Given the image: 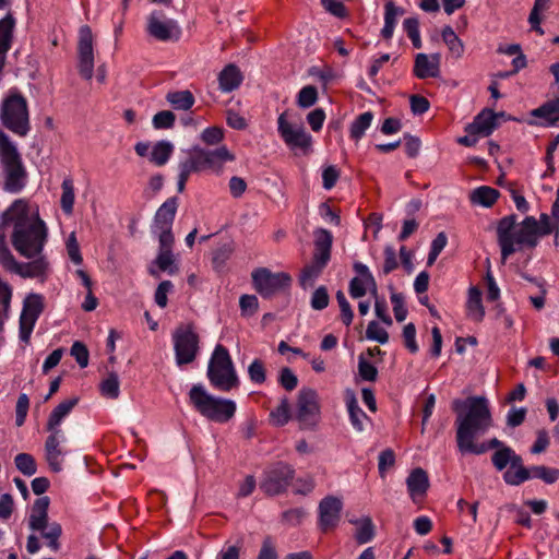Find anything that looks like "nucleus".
Returning a JSON list of instances; mask_svg holds the SVG:
<instances>
[{
	"mask_svg": "<svg viewBox=\"0 0 559 559\" xmlns=\"http://www.w3.org/2000/svg\"><path fill=\"white\" fill-rule=\"evenodd\" d=\"M206 376L211 385L223 392H229L240 385V379L231 356L222 344L215 346L210 357Z\"/></svg>",
	"mask_w": 559,
	"mask_h": 559,
	"instance_id": "423d86ee",
	"label": "nucleus"
},
{
	"mask_svg": "<svg viewBox=\"0 0 559 559\" xmlns=\"http://www.w3.org/2000/svg\"><path fill=\"white\" fill-rule=\"evenodd\" d=\"M235 250V243L233 240L228 239L222 243H219L212 253V264L213 267L221 272L224 270L226 262L230 259L233 252Z\"/></svg>",
	"mask_w": 559,
	"mask_h": 559,
	"instance_id": "f704fd0d",
	"label": "nucleus"
},
{
	"mask_svg": "<svg viewBox=\"0 0 559 559\" xmlns=\"http://www.w3.org/2000/svg\"><path fill=\"white\" fill-rule=\"evenodd\" d=\"M189 399L197 412L215 423H227L236 413L234 401L207 393L202 384H194L190 389Z\"/></svg>",
	"mask_w": 559,
	"mask_h": 559,
	"instance_id": "0eeeda50",
	"label": "nucleus"
},
{
	"mask_svg": "<svg viewBox=\"0 0 559 559\" xmlns=\"http://www.w3.org/2000/svg\"><path fill=\"white\" fill-rule=\"evenodd\" d=\"M62 193L60 199V206L64 214L71 215L75 200L73 180L64 178L61 185Z\"/></svg>",
	"mask_w": 559,
	"mask_h": 559,
	"instance_id": "a19ab883",
	"label": "nucleus"
},
{
	"mask_svg": "<svg viewBox=\"0 0 559 559\" xmlns=\"http://www.w3.org/2000/svg\"><path fill=\"white\" fill-rule=\"evenodd\" d=\"M173 288L174 285L170 281H163L158 284L154 295V300L158 307L165 308L167 306V294L171 292Z\"/></svg>",
	"mask_w": 559,
	"mask_h": 559,
	"instance_id": "774afa93",
	"label": "nucleus"
},
{
	"mask_svg": "<svg viewBox=\"0 0 559 559\" xmlns=\"http://www.w3.org/2000/svg\"><path fill=\"white\" fill-rule=\"evenodd\" d=\"M318 102V90L313 85L304 86L297 95V105L300 108H310Z\"/></svg>",
	"mask_w": 559,
	"mask_h": 559,
	"instance_id": "de8ad7c7",
	"label": "nucleus"
},
{
	"mask_svg": "<svg viewBox=\"0 0 559 559\" xmlns=\"http://www.w3.org/2000/svg\"><path fill=\"white\" fill-rule=\"evenodd\" d=\"M536 239L539 241V238L543 236H547L550 234H555L556 238L559 235V225H556V219L550 218L548 214H540L539 222L537 221V230H536Z\"/></svg>",
	"mask_w": 559,
	"mask_h": 559,
	"instance_id": "49530a36",
	"label": "nucleus"
},
{
	"mask_svg": "<svg viewBox=\"0 0 559 559\" xmlns=\"http://www.w3.org/2000/svg\"><path fill=\"white\" fill-rule=\"evenodd\" d=\"M255 290L269 298L290 286L292 277L285 272L272 273L266 267H259L251 274Z\"/></svg>",
	"mask_w": 559,
	"mask_h": 559,
	"instance_id": "2eb2a0df",
	"label": "nucleus"
},
{
	"mask_svg": "<svg viewBox=\"0 0 559 559\" xmlns=\"http://www.w3.org/2000/svg\"><path fill=\"white\" fill-rule=\"evenodd\" d=\"M154 263L163 272H168L169 274H175L177 272L173 251H158Z\"/></svg>",
	"mask_w": 559,
	"mask_h": 559,
	"instance_id": "8fccbe9b",
	"label": "nucleus"
},
{
	"mask_svg": "<svg viewBox=\"0 0 559 559\" xmlns=\"http://www.w3.org/2000/svg\"><path fill=\"white\" fill-rule=\"evenodd\" d=\"M391 302L396 321L403 322L407 317V309L404 306V296L401 293H392Z\"/></svg>",
	"mask_w": 559,
	"mask_h": 559,
	"instance_id": "338daca9",
	"label": "nucleus"
},
{
	"mask_svg": "<svg viewBox=\"0 0 559 559\" xmlns=\"http://www.w3.org/2000/svg\"><path fill=\"white\" fill-rule=\"evenodd\" d=\"M346 406L353 428L361 432L365 429V421L370 420L366 413L359 407L356 395L353 391H346Z\"/></svg>",
	"mask_w": 559,
	"mask_h": 559,
	"instance_id": "c756f323",
	"label": "nucleus"
},
{
	"mask_svg": "<svg viewBox=\"0 0 559 559\" xmlns=\"http://www.w3.org/2000/svg\"><path fill=\"white\" fill-rule=\"evenodd\" d=\"M383 254H384V263H383L382 272L384 275H388L389 273H391L392 271L397 269L399 262H397L396 252H395V249L393 246L386 245L384 247Z\"/></svg>",
	"mask_w": 559,
	"mask_h": 559,
	"instance_id": "69168bd1",
	"label": "nucleus"
},
{
	"mask_svg": "<svg viewBox=\"0 0 559 559\" xmlns=\"http://www.w3.org/2000/svg\"><path fill=\"white\" fill-rule=\"evenodd\" d=\"M452 409L456 413V447L462 454L480 455L491 449L500 451L509 447L497 438L488 442H475L492 427V416L486 397L456 399L452 402Z\"/></svg>",
	"mask_w": 559,
	"mask_h": 559,
	"instance_id": "f257e3e1",
	"label": "nucleus"
},
{
	"mask_svg": "<svg viewBox=\"0 0 559 559\" xmlns=\"http://www.w3.org/2000/svg\"><path fill=\"white\" fill-rule=\"evenodd\" d=\"M329 301L326 287L320 286L312 293L310 305L314 310H323L329 306Z\"/></svg>",
	"mask_w": 559,
	"mask_h": 559,
	"instance_id": "bf43d9fd",
	"label": "nucleus"
},
{
	"mask_svg": "<svg viewBox=\"0 0 559 559\" xmlns=\"http://www.w3.org/2000/svg\"><path fill=\"white\" fill-rule=\"evenodd\" d=\"M176 116L173 111L162 110L154 115L152 123L155 129H170L174 127Z\"/></svg>",
	"mask_w": 559,
	"mask_h": 559,
	"instance_id": "5fc2aeb1",
	"label": "nucleus"
},
{
	"mask_svg": "<svg viewBox=\"0 0 559 559\" xmlns=\"http://www.w3.org/2000/svg\"><path fill=\"white\" fill-rule=\"evenodd\" d=\"M314 253L311 263L307 264L299 276V284L302 288L312 287L331 258L333 236L324 228H318L313 233Z\"/></svg>",
	"mask_w": 559,
	"mask_h": 559,
	"instance_id": "6e6552de",
	"label": "nucleus"
},
{
	"mask_svg": "<svg viewBox=\"0 0 559 559\" xmlns=\"http://www.w3.org/2000/svg\"><path fill=\"white\" fill-rule=\"evenodd\" d=\"M440 53H417L414 62V74L418 79L438 78L440 74Z\"/></svg>",
	"mask_w": 559,
	"mask_h": 559,
	"instance_id": "5701e85b",
	"label": "nucleus"
},
{
	"mask_svg": "<svg viewBox=\"0 0 559 559\" xmlns=\"http://www.w3.org/2000/svg\"><path fill=\"white\" fill-rule=\"evenodd\" d=\"M120 383L117 373L110 372L106 379L100 382L99 389L103 396L116 400L120 394Z\"/></svg>",
	"mask_w": 559,
	"mask_h": 559,
	"instance_id": "37998d69",
	"label": "nucleus"
},
{
	"mask_svg": "<svg viewBox=\"0 0 559 559\" xmlns=\"http://www.w3.org/2000/svg\"><path fill=\"white\" fill-rule=\"evenodd\" d=\"M536 230L537 219L534 216H526L521 223L516 222L514 214L499 219L496 231L502 263H506L510 255L524 248H535L538 245Z\"/></svg>",
	"mask_w": 559,
	"mask_h": 559,
	"instance_id": "7ed1b4c3",
	"label": "nucleus"
},
{
	"mask_svg": "<svg viewBox=\"0 0 559 559\" xmlns=\"http://www.w3.org/2000/svg\"><path fill=\"white\" fill-rule=\"evenodd\" d=\"M0 162L3 168L2 189L13 194L21 192L26 186L27 173L16 146L2 130H0Z\"/></svg>",
	"mask_w": 559,
	"mask_h": 559,
	"instance_id": "39448f33",
	"label": "nucleus"
},
{
	"mask_svg": "<svg viewBox=\"0 0 559 559\" xmlns=\"http://www.w3.org/2000/svg\"><path fill=\"white\" fill-rule=\"evenodd\" d=\"M14 27L15 19L12 13H8L0 20V57H5L11 49Z\"/></svg>",
	"mask_w": 559,
	"mask_h": 559,
	"instance_id": "2f4dec72",
	"label": "nucleus"
},
{
	"mask_svg": "<svg viewBox=\"0 0 559 559\" xmlns=\"http://www.w3.org/2000/svg\"><path fill=\"white\" fill-rule=\"evenodd\" d=\"M166 100L175 110H189L195 102L193 94L188 90L168 92Z\"/></svg>",
	"mask_w": 559,
	"mask_h": 559,
	"instance_id": "c9c22d12",
	"label": "nucleus"
},
{
	"mask_svg": "<svg viewBox=\"0 0 559 559\" xmlns=\"http://www.w3.org/2000/svg\"><path fill=\"white\" fill-rule=\"evenodd\" d=\"M286 112L277 119V130L283 141L292 148H308L311 144V135L305 131L302 126L294 127L286 119Z\"/></svg>",
	"mask_w": 559,
	"mask_h": 559,
	"instance_id": "aec40b11",
	"label": "nucleus"
},
{
	"mask_svg": "<svg viewBox=\"0 0 559 559\" xmlns=\"http://www.w3.org/2000/svg\"><path fill=\"white\" fill-rule=\"evenodd\" d=\"M335 297L341 310V320L346 326H349L354 319V311L350 307V304L342 290H337Z\"/></svg>",
	"mask_w": 559,
	"mask_h": 559,
	"instance_id": "3c124183",
	"label": "nucleus"
},
{
	"mask_svg": "<svg viewBox=\"0 0 559 559\" xmlns=\"http://www.w3.org/2000/svg\"><path fill=\"white\" fill-rule=\"evenodd\" d=\"M467 316L475 322H480L485 317V309L481 302V292L477 287L468 289L466 304Z\"/></svg>",
	"mask_w": 559,
	"mask_h": 559,
	"instance_id": "473e14b6",
	"label": "nucleus"
},
{
	"mask_svg": "<svg viewBox=\"0 0 559 559\" xmlns=\"http://www.w3.org/2000/svg\"><path fill=\"white\" fill-rule=\"evenodd\" d=\"M174 151V145L168 141L157 142L151 153V162L157 166L165 165Z\"/></svg>",
	"mask_w": 559,
	"mask_h": 559,
	"instance_id": "79ce46f5",
	"label": "nucleus"
},
{
	"mask_svg": "<svg viewBox=\"0 0 559 559\" xmlns=\"http://www.w3.org/2000/svg\"><path fill=\"white\" fill-rule=\"evenodd\" d=\"M373 535L374 526L371 519L367 518L359 523L355 533V538L358 544H366L373 538Z\"/></svg>",
	"mask_w": 559,
	"mask_h": 559,
	"instance_id": "09e8293b",
	"label": "nucleus"
},
{
	"mask_svg": "<svg viewBox=\"0 0 559 559\" xmlns=\"http://www.w3.org/2000/svg\"><path fill=\"white\" fill-rule=\"evenodd\" d=\"M242 80L243 76L239 68L229 63L218 74L219 90L224 93H230L240 86Z\"/></svg>",
	"mask_w": 559,
	"mask_h": 559,
	"instance_id": "c85d7f7f",
	"label": "nucleus"
},
{
	"mask_svg": "<svg viewBox=\"0 0 559 559\" xmlns=\"http://www.w3.org/2000/svg\"><path fill=\"white\" fill-rule=\"evenodd\" d=\"M499 195L500 193L498 190L488 186H481L472 191L469 199L474 204L490 207L497 201Z\"/></svg>",
	"mask_w": 559,
	"mask_h": 559,
	"instance_id": "e433bc0d",
	"label": "nucleus"
},
{
	"mask_svg": "<svg viewBox=\"0 0 559 559\" xmlns=\"http://www.w3.org/2000/svg\"><path fill=\"white\" fill-rule=\"evenodd\" d=\"M528 474L527 480L538 478L547 485H552L559 479V469L556 467H548L545 465H533L526 467Z\"/></svg>",
	"mask_w": 559,
	"mask_h": 559,
	"instance_id": "4c0bfd02",
	"label": "nucleus"
},
{
	"mask_svg": "<svg viewBox=\"0 0 559 559\" xmlns=\"http://www.w3.org/2000/svg\"><path fill=\"white\" fill-rule=\"evenodd\" d=\"M358 372L362 380L365 381H376L378 377V369L368 360L364 358L362 355L358 358Z\"/></svg>",
	"mask_w": 559,
	"mask_h": 559,
	"instance_id": "13d9d810",
	"label": "nucleus"
},
{
	"mask_svg": "<svg viewBox=\"0 0 559 559\" xmlns=\"http://www.w3.org/2000/svg\"><path fill=\"white\" fill-rule=\"evenodd\" d=\"M146 33L158 41H177L181 28L176 20L167 17L162 11H153L147 16Z\"/></svg>",
	"mask_w": 559,
	"mask_h": 559,
	"instance_id": "f3484780",
	"label": "nucleus"
},
{
	"mask_svg": "<svg viewBox=\"0 0 559 559\" xmlns=\"http://www.w3.org/2000/svg\"><path fill=\"white\" fill-rule=\"evenodd\" d=\"M366 337L380 344H386L389 342L388 332L377 321L369 322L366 330Z\"/></svg>",
	"mask_w": 559,
	"mask_h": 559,
	"instance_id": "864d4df0",
	"label": "nucleus"
},
{
	"mask_svg": "<svg viewBox=\"0 0 559 559\" xmlns=\"http://www.w3.org/2000/svg\"><path fill=\"white\" fill-rule=\"evenodd\" d=\"M70 353L81 368H85L88 365V349L82 342H74Z\"/></svg>",
	"mask_w": 559,
	"mask_h": 559,
	"instance_id": "e2e57ef3",
	"label": "nucleus"
},
{
	"mask_svg": "<svg viewBox=\"0 0 559 559\" xmlns=\"http://www.w3.org/2000/svg\"><path fill=\"white\" fill-rule=\"evenodd\" d=\"M248 376L251 382L262 384L266 380L265 366L262 360L254 359L248 367Z\"/></svg>",
	"mask_w": 559,
	"mask_h": 559,
	"instance_id": "603ef678",
	"label": "nucleus"
},
{
	"mask_svg": "<svg viewBox=\"0 0 559 559\" xmlns=\"http://www.w3.org/2000/svg\"><path fill=\"white\" fill-rule=\"evenodd\" d=\"M9 224H13L12 246L22 257L32 259L41 253L47 241V227L37 214H29L26 200H15L3 212L2 225Z\"/></svg>",
	"mask_w": 559,
	"mask_h": 559,
	"instance_id": "f03ea898",
	"label": "nucleus"
},
{
	"mask_svg": "<svg viewBox=\"0 0 559 559\" xmlns=\"http://www.w3.org/2000/svg\"><path fill=\"white\" fill-rule=\"evenodd\" d=\"M49 503L48 497H40L35 500L28 519V526L34 532H40L41 536L48 540L49 548L57 551L60 548L59 538L62 528L57 522L48 523Z\"/></svg>",
	"mask_w": 559,
	"mask_h": 559,
	"instance_id": "1a4fd4ad",
	"label": "nucleus"
},
{
	"mask_svg": "<svg viewBox=\"0 0 559 559\" xmlns=\"http://www.w3.org/2000/svg\"><path fill=\"white\" fill-rule=\"evenodd\" d=\"M15 467L25 476H33L37 472V464L33 455L19 453L14 457Z\"/></svg>",
	"mask_w": 559,
	"mask_h": 559,
	"instance_id": "a18cd8bd",
	"label": "nucleus"
},
{
	"mask_svg": "<svg viewBox=\"0 0 559 559\" xmlns=\"http://www.w3.org/2000/svg\"><path fill=\"white\" fill-rule=\"evenodd\" d=\"M178 210V198H168L156 211L152 229H171Z\"/></svg>",
	"mask_w": 559,
	"mask_h": 559,
	"instance_id": "393cba45",
	"label": "nucleus"
},
{
	"mask_svg": "<svg viewBox=\"0 0 559 559\" xmlns=\"http://www.w3.org/2000/svg\"><path fill=\"white\" fill-rule=\"evenodd\" d=\"M373 114L371 111H365L357 116L350 124V138L356 141L360 140L364 136L366 130L371 126Z\"/></svg>",
	"mask_w": 559,
	"mask_h": 559,
	"instance_id": "ea45409f",
	"label": "nucleus"
},
{
	"mask_svg": "<svg viewBox=\"0 0 559 559\" xmlns=\"http://www.w3.org/2000/svg\"><path fill=\"white\" fill-rule=\"evenodd\" d=\"M273 425L282 427L290 419V405L287 397L281 400L280 405L270 413Z\"/></svg>",
	"mask_w": 559,
	"mask_h": 559,
	"instance_id": "c03bdc74",
	"label": "nucleus"
},
{
	"mask_svg": "<svg viewBox=\"0 0 559 559\" xmlns=\"http://www.w3.org/2000/svg\"><path fill=\"white\" fill-rule=\"evenodd\" d=\"M343 509V502L334 496H326L319 503V527L326 532L334 528L340 520Z\"/></svg>",
	"mask_w": 559,
	"mask_h": 559,
	"instance_id": "412c9836",
	"label": "nucleus"
},
{
	"mask_svg": "<svg viewBox=\"0 0 559 559\" xmlns=\"http://www.w3.org/2000/svg\"><path fill=\"white\" fill-rule=\"evenodd\" d=\"M49 269V263L45 257H39L28 263H16L13 272L24 278H34L45 276Z\"/></svg>",
	"mask_w": 559,
	"mask_h": 559,
	"instance_id": "cd10ccee",
	"label": "nucleus"
},
{
	"mask_svg": "<svg viewBox=\"0 0 559 559\" xmlns=\"http://www.w3.org/2000/svg\"><path fill=\"white\" fill-rule=\"evenodd\" d=\"M0 117L2 124L20 136H25L31 129L27 102L21 94L4 99Z\"/></svg>",
	"mask_w": 559,
	"mask_h": 559,
	"instance_id": "9d476101",
	"label": "nucleus"
},
{
	"mask_svg": "<svg viewBox=\"0 0 559 559\" xmlns=\"http://www.w3.org/2000/svg\"><path fill=\"white\" fill-rule=\"evenodd\" d=\"M202 142L207 145H216L224 139V130L219 127H209L200 135Z\"/></svg>",
	"mask_w": 559,
	"mask_h": 559,
	"instance_id": "052dcab7",
	"label": "nucleus"
},
{
	"mask_svg": "<svg viewBox=\"0 0 559 559\" xmlns=\"http://www.w3.org/2000/svg\"><path fill=\"white\" fill-rule=\"evenodd\" d=\"M442 40L447 45L452 57L460 59L464 55V44L449 25L444 26L441 32Z\"/></svg>",
	"mask_w": 559,
	"mask_h": 559,
	"instance_id": "58836bf2",
	"label": "nucleus"
},
{
	"mask_svg": "<svg viewBox=\"0 0 559 559\" xmlns=\"http://www.w3.org/2000/svg\"><path fill=\"white\" fill-rule=\"evenodd\" d=\"M295 419L301 430H316L320 421V405L314 390L302 388L299 391Z\"/></svg>",
	"mask_w": 559,
	"mask_h": 559,
	"instance_id": "ddd939ff",
	"label": "nucleus"
},
{
	"mask_svg": "<svg viewBox=\"0 0 559 559\" xmlns=\"http://www.w3.org/2000/svg\"><path fill=\"white\" fill-rule=\"evenodd\" d=\"M384 10V26L381 29V35L383 38L390 39L394 33L396 17L397 15L404 14V10L396 7L392 1L385 3Z\"/></svg>",
	"mask_w": 559,
	"mask_h": 559,
	"instance_id": "72a5a7b5",
	"label": "nucleus"
},
{
	"mask_svg": "<svg viewBox=\"0 0 559 559\" xmlns=\"http://www.w3.org/2000/svg\"><path fill=\"white\" fill-rule=\"evenodd\" d=\"M295 476L294 468L277 462L264 469L260 481V489L267 496H277L284 492Z\"/></svg>",
	"mask_w": 559,
	"mask_h": 559,
	"instance_id": "4468645a",
	"label": "nucleus"
},
{
	"mask_svg": "<svg viewBox=\"0 0 559 559\" xmlns=\"http://www.w3.org/2000/svg\"><path fill=\"white\" fill-rule=\"evenodd\" d=\"M491 463L498 472L504 471L502 478L509 486H520L527 481V472L523 459L511 447L495 451Z\"/></svg>",
	"mask_w": 559,
	"mask_h": 559,
	"instance_id": "9b49d317",
	"label": "nucleus"
},
{
	"mask_svg": "<svg viewBox=\"0 0 559 559\" xmlns=\"http://www.w3.org/2000/svg\"><path fill=\"white\" fill-rule=\"evenodd\" d=\"M531 115L542 119V121L535 122V124L542 127H551L559 121V108L555 99L548 100L542 106L533 109Z\"/></svg>",
	"mask_w": 559,
	"mask_h": 559,
	"instance_id": "7c9ffc66",
	"label": "nucleus"
},
{
	"mask_svg": "<svg viewBox=\"0 0 559 559\" xmlns=\"http://www.w3.org/2000/svg\"><path fill=\"white\" fill-rule=\"evenodd\" d=\"M233 160H235V155L225 145L213 150L194 145L186 152V156L179 162L178 170L187 178L193 173L204 170L219 175L223 173L224 165Z\"/></svg>",
	"mask_w": 559,
	"mask_h": 559,
	"instance_id": "20e7f679",
	"label": "nucleus"
},
{
	"mask_svg": "<svg viewBox=\"0 0 559 559\" xmlns=\"http://www.w3.org/2000/svg\"><path fill=\"white\" fill-rule=\"evenodd\" d=\"M173 343L178 366L195 360L200 349V338L191 324L178 326L173 333Z\"/></svg>",
	"mask_w": 559,
	"mask_h": 559,
	"instance_id": "f8f14e48",
	"label": "nucleus"
},
{
	"mask_svg": "<svg viewBox=\"0 0 559 559\" xmlns=\"http://www.w3.org/2000/svg\"><path fill=\"white\" fill-rule=\"evenodd\" d=\"M79 399L78 397H71L68 400L62 401L60 404H58L50 413L47 424H46V430L47 431H62L60 428L61 423L63 419L71 413V411L74 408V406L78 404Z\"/></svg>",
	"mask_w": 559,
	"mask_h": 559,
	"instance_id": "bb28decb",
	"label": "nucleus"
},
{
	"mask_svg": "<svg viewBox=\"0 0 559 559\" xmlns=\"http://www.w3.org/2000/svg\"><path fill=\"white\" fill-rule=\"evenodd\" d=\"M498 127L497 115L493 110L485 108L465 127L467 133H478L480 136H489Z\"/></svg>",
	"mask_w": 559,
	"mask_h": 559,
	"instance_id": "b1692460",
	"label": "nucleus"
},
{
	"mask_svg": "<svg viewBox=\"0 0 559 559\" xmlns=\"http://www.w3.org/2000/svg\"><path fill=\"white\" fill-rule=\"evenodd\" d=\"M395 464L394 451L390 448L383 450L379 454L378 471L381 478L385 477L388 468Z\"/></svg>",
	"mask_w": 559,
	"mask_h": 559,
	"instance_id": "4d7b16f0",
	"label": "nucleus"
},
{
	"mask_svg": "<svg viewBox=\"0 0 559 559\" xmlns=\"http://www.w3.org/2000/svg\"><path fill=\"white\" fill-rule=\"evenodd\" d=\"M79 73L85 80H91L94 73L93 34L87 25L79 32Z\"/></svg>",
	"mask_w": 559,
	"mask_h": 559,
	"instance_id": "a211bd4d",
	"label": "nucleus"
},
{
	"mask_svg": "<svg viewBox=\"0 0 559 559\" xmlns=\"http://www.w3.org/2000/svg\"><path fill=\"white\" fill-rule=\"evenodd\" d=\"M29 407V399L27 394L21 393L17 397L16 407H15V424L17 427L24 425L27 412Z\"/></svg>",
	"mask_w": 559,
	"mask_h": 559,
	"instance_id": "6e6d98bb",
	"label": "nucleus"
},
{
	"mask_svg": "<svg viewBox=\"0 0 559 559\" xmlns=\"http://www.w3.org/2000/svg\"><path fill=\"white\" fill-rule=\"evenodd\" d=\"M241 314L250 317L258 311L259 301L254 295H242L239 299Z\"/></svg>",
	"mask_w": 559,
	"mask_h": 559,
	"instance_id": "0e129e2a",
	"label": "nucleus"
},
{
	"mask_svg": "<svg viewBox=\"0 0 559 559\" xmlns=\"http://www.w3.org/2000/svg\"><path fill=\"white\" fill-rule=\"evenodd\" d=\"M49 436L45 441V459L49 468L53 473L62 471V463L66 452L61 448V443L66 441L63 431H48Z\"/></svg>",
	"mask_w": 559,
	"mask_h": 559,
	"instance_id": "4be33fe9",
	"label": "nucleus"
},
{
	"mask_svg": "<svg viewBox=\"0 0 559 559\" xmlns=\"http://www.w3.org/2000/svg\"><path fill=\"white\" fill-rule=\"evenodd\" d=\"M407 490L413 501L424 497L429 488V478L426 471L420 467L413 469L406 479Z\"/></svg>",
	"mask_w": 559,
	"mask_h": 559,
	"instance_id": "a878e982",
	"label": "nucleus"
},
{
	"mask_svg": "<svg viewBox=\"0 0 559 559\" xmlns=\"http://www.w3.org/2000/svg\"><path fill=\"white\" fill-rule=\"evenodd\" d=\"M403 338L405 347L412 353L416 354L419 349L416 342V328L414 323H407L403 328Z\"/></svg>",
	"mask_w": 559,
	"mask_h": 559,
	"instance_id": "680f3d73",
	"label": "nucleus"
},
{
	"mask_svg": "<svg viewBox=\"0 0 559 559\" xmlns=\"http://www.w3.org/2000/svg\"><path fill=\"white\" fill-rule=\"evenodd\" d=\"M353 267L358 276L353 277L349 282L350 297L355 299L361 298L367 294V292H369L373 297H377V282L369 267L361 262H355Z\"/></svg>",
	"mask_w": 559,
	"mask_h": 559,
	"instance_id": "6ab92c4d",
	"label": "nucleus"
},
{
	"mask_svg": "<svg viewBox=\"0 0 559 559\" xmlns=\"http://www.w3.org/2000/svg\"><path fill=\"white\" fill-rule=\"evenodd\" d=\"M44 311V298L39 294H29L23 302L19 319V337L28 344L34 326Z\"/></svg>",
	"mask_w": 559,
	"mask_h": 559,
	"instance_id": "dca6fc26",
	"label": "nucleus"
}]
</instances>
